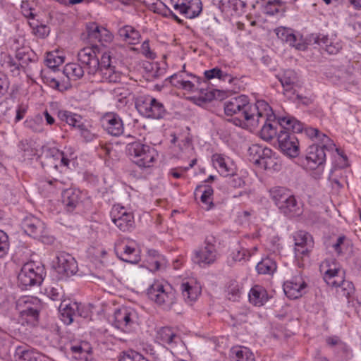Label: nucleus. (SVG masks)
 I'll list each match as a JSON object with an SVG mask.
<instances>
[{
    "instance_id": "f257e3e1",
    "label": "nucleus",
    "mask_w": 361,
    "mask_h": 361,
    "mask_svg": "<svg viewBox=\"0 0 361 361\" xmlns=\"http://www.w3.org/2000/svg\"><path fill=\"white\" fill-rule=\"evenodd\" d=\"M97 46L87 47L80 49L78 54V61L85 66L89 74L97 73L103 82H118L121 80L122 74L117 69L120 57L116 50L111 48L104 51L99 60Z\"/></svg>"
},
{
    "instance_id": "f03ea898",
    "label": "nucleus",
    "mask_w": 361,
    "mask_h": 361,
    "mask_svg": "<svg viewBox=\"0 0 361 361\" xmlns=\"http://www.w3.org/2000/svg\"><path fill=\"white\" fill-rule=\"evenodd\" d=\"M257 122L255 126H249L250 129H255L260 124L262 125L260 131L261 137L267 141L278 137L280 130L292 129L294 133H300L303 130V124L291 117H280L276 120V116L269 104L267 102V107L259 110L254 118Z\"/></svg>"
},
{
    "instance_id": "7ed1b4c3",
    "label": "nucleus",
    "mask_w": 361,
    "mask_h": 361,
    "mask_svg": "<svg viewBox=\"0 0 361 361\" xmlns=\"http://www.w3.org/2000/svg\"><path fill=\"white\" fill-rule=\"evenodd\" d=\"M266 107V101L257 100L252 104L250 102L248 97L244 94L233 97L224 104L225 114L235 116L231 120L233 123L243 128L257 125V121L254 118L259 110H264Z\"/></svg>"
},
{
    "instance_id": "20e7f679",
    "label": "nucleus",
    "mask_w": 361,
    "mask_h": 361,
    "mask_svg": "<svg viewBox=\"0 0 361 361\" xmlns=\"http://www.w3.org/2000/svg\"><path fill=\"white\" fill-rule=\"evenodd\" d=\"M271 197L284 215L293 217L302 214L300 203L290 190L283 187H275L270 190Z\"/></svg>"
},
{
    "instance_id": "39448f33",
    "label": "nucleus",
    "mask_w": 361,
    "mask_h": 361,
    "mask_svg": "<svg viewBox=\"0 0 361 361\" xmlns=\"http://www.w3.org/2000/svg\"><path fill=\"white\" fill-rule=\"evenodd\" d=\"M126 151L131 161L141 169L152 167L157 157L154 148L140 142L128 144Z\"/></svg>"
},
{
    "instance_id": "423d86ee",
    "label": "nucleus",
    "mask_w": 361,
    "mask_h": 361,
    "mask_svg": "<svg viewBox=\"0 0 361 361\" xmlns=\"http://www.w3.org/2000/svg\"><path fill=\"white\" fill-rule=\"evenodd\" d=\"M149 298L165 310H170L176 302V292L166 282L156 281L147 290Z\"/></svg>"
},
{
    "instance_id": "0eeeda50",
    "label": "nucleus",
    "mask_w": 361,
    "mask_h": 361,
    "mask_svg": "<svg viewBox=\"0 0 361 361\" xmlns=\"http://www.w3.org/2000/svg\"><path fill=\"white\" fill-rule=\"evenodd\" d=\"M44 153L42 166L52 174L54 171L62 172L63 169L68 167L70 161L73 159L72 152L60 151L56 147H49Z\"/></svg>"
},
{
    "instance_id": "6e6552de",
    "label": "nucleus",
    "mask_w": 361,
    "mask_h": 361,
    "mask_svg": "<svg viewBox=\"0 0 361 361\" xmlns=\"http://www.w3.org/2000/svg\"><path fill=\"white\" fill-rule=\"evenodd\" d=\"M219 256L216 238L213 235H208L206 237L203 245L193 251L191 259L193 263L204 268L214 264Z\"/></svg>"
},
{
    "instance_id": "1a4fd4ad",
    "label": "nucleus",
    "mask_w": 361,
    "mask_h": 361,
    "mask_svg": "<svg viewBox=\"0 0 361 361\" xmlns=\"http://www.w3.org/2000/svg\"><path fill=\"white\" fill-rule=\"evenodd\" d=\"M135 107L138 112L146 118L161 119L166 115V110L164 104L149 95L137 97Z\"/></svg>"
},
{
    "instance_id": "9d476101",
    "label": "nucleus",
    "mask_w": 361,
    "mask_h": 361,
    "mask_svg": "<svg viewBox=\"0 0 361 361\" xmlns=\"http://www.w3.org/2000/svg\"><path fill=\"white\" fill-rule=\"evenodd\" d=\"M42 309L41 300L35 297L25 295L16 301V310L22 318H25L28 322H37Z\"/></svg>"
},
{
    "instance_id": "9b49d317",
    "label": "nucleus",
    "mask_w": 361,
    "mask_h": 361,
    "mask_svg": "<svg viewBox=\"0 0 361 361\" xmlns=\"http://www.w3.org/2000/svg\"><path fill=\"white\" fill-rule=\"evenodd\" d=\"M43 274L44 268L42 266L37 265L34 262H27L22 267L18 274V283L25 288L40 284L43 281Z\"/></svg>"
},
{
    "instance_id": "f8f14e48",
    "label": "nucleus",
    "mask_w": 361,
    "mask_h": 361,
    "mask_svg": "<svg viewBox=\"0 0 361 361\" xmlns=\"http://www.w3.org/2000/svg\"><path fill=\"white\" fill-rule=\"evenodd\" d=\"M61 321L67 325L71 324L78 317L87 318L89 310L81 303L63 300L59 306Z\"/></svg>"
},
{
    "instance_id": "ddd939ff",
    "label": "nucleus",
    "mask_w": 361,
    "mask_h": 361,
    "mask_svg": "<svg viewBox=\"0 0 361 361\" xmlns=\"http://www.w3.org/2000/svg\"><path fill=\"white\" fill-rule=\"evenodd\" d=\"M295 133L290 128L280 130L278 134L279 149L290 158L297 157L300 153L299 142Z\"/></svg>"
},
{
    "instance_id": "4468645a",
    "label": "nucleus",
    "mask_w": 361,
    "mask_h": 361,
    "mask_svg": "<svg viewBox=\"0 0 361 361\" xmlns=\"http://www.w3.org/2000/svg\"><path fill=\"white\" fill-rule=\"evenodd\" d=\"M137 323V312L128 307H122L114 312V325L124 332L130 331Z\"/></svg>"
},
{
    "instance_id": "2eb2a0df",
    "label": "nucleus",
    "mask_w": 361,
    "mask_h": 361,
    "mask_svg": "<svg viewBox=\"0 0 361 361\" xmlns=\"http://www.w3.org/2000/svg\"><path fill=\"white\" fill-rule=\"evenodd\" d=\"M335 145L330 142L329 145H310L307 149V154L305 158L306 167L309 169L314 170L318 166L322 165L326 161L325 150H333Z\"/></svg>"
},
{
    "instance_id": "dca6fc26",
    "label": "nucleus",
    "mask_w": 361,
    "mask_h": 361,
    "mask_svg": "<svg viewBox=\"0 0 361 361\" xmlns=\"http://www.w3.org/2000/svg\"><path fill=\"white\" fill-rule=\"evenodd\" d=\"M100 124L103 130L114 137H118L124 132V124L121 117L115 112H106L100 119Z\"/></svg>"
},
{
    "instance_id": "f3484780",
    "label": "nucleus",
    "mask_w": 361,
    "mask_h": 361,
    "mask_svg": "<svg viewBox=\"0 0 361 361\" xmlns=\"http://www.w3.org/2000/svg\"><path fill=\"white\" fill-rule=\"evenodd\" d=\"M173 9L187 18L197 17L202 11L200 0H171Z\"/></svg>"
},
{
    "instance_id": "a211bd4d",
    "label": "nucleus",
    "mask_w": 361,
    "mask_h": 361,
    "mask_svg": "<svg viewBox=\"0 0 361 361\" xmlns=\"http://www.w3.org/2000/svg\"><path fill=\"white\" fill-rule=\"evenodd\" d=\"M275 33L281 42L288 44L298 50L303 51L307 48V43L302 36L290 28L284 27H277L275 29Z\"/></svg>"
},
{
    "instance_id": "6ab92c4d",
    "label": "nucleus",
    "mask_w": 361,
    "mask_h": 361,
    "mask_svg": "<svg viewBox=\"0 0 361 361\" xmlns=\"http://www.w3.org/2000/svg\"><path fill=\"white\" fill-rule=\"evenodd\" d=\"M55 269L61 279L71 276L78 271V263L70 254L60 252L56 256Z\"/></svg>"
},
{
    "instance_id": "aec40b11",
    "label": "nucleus",
    "mask_w": 361,
    "mask_h": 361,
    "mask_svg": "<svg viewBox=\"0 0 361 361\" xmlns=\"http://www.w3.org/2000/svg\"><path fill=\"white\" fill-rule=\"evenodd\" d=\"M319 270L328 285H334L337 283L336 280L338 276L344 275V271L341 269L336 260L333 258L323 261L319 266Z\"/></svg>"
},
{
    "instance_id": "412c9836",
    "label": "nucleus",
    "mask_w": 361,
    "mask_h": 361,
    "mask_svg": "<svg viewBox=\"0 0 361 361\" xmlns=\"http://www.w3.org/2000/svg\"><path fill=\"white\" fill-rule=\"evenodd\" d=\"M295 254L298 258L307 256L314 246L312 236L307 232L299 231L294 235Z\"/></svg>"
},
{
    "instance_id": "4be33fe9",
    "label": "nucleus",
    "mask_w": 361,
    "mask_h": 361,
    "mask_svg": "<svg viewBox=\"0 0 361 361\" xmlns=\"http://www.w3.org/2000/svg\"><path fill=\"white\" fill-rule=\"evenodd\" d=\"M111 219L114 224L122 231H130L134 228V216L123 207L114 208L111 212Z\"/></svg>"
},
{
    "instance_id": "5701e85b",
    "label": "nucleus",
    "mask_w": 361,
    "mask_h": 361,
    "mask_svg": "<svg viewBox=\"0 0 361 361\" xmlns=\"http://www.w3.org/2000/svg\"><path fill=\"white\" fill-rule=\"evenodd\" d=\"M212 161L214 167L223 176L227 177L230 175H234L236 172V166L228 157L216 153L212 155Z\"/></svg>"
},
{
    "instance_id": "b1692460",
    "label": "nucleus",
    "mask_w": 361,
    "mask_h": 361,
    "mask_svg": "<svg viewBox=\"0 0 361 361\" xmlns=\"http://www.w3.org/2000/svg\"><path fill=\"white\" fill-rule=\"evenodd\" d=\"M307 283L300 276H296L283 283V288L286 295L290 299H297L305 293Z\"/></svg>"
},
{
    "instance_id": "393cba45",
    "label": "nucleus",
    "mask_w": 361,
    "mask_h": 361,
    "mask_svg": "<svg viewBox=\"0 0 361 361\" xmlns=\"http://www.w3.org/2000/svg\"><path fill=\"white\" fill-rule=\"evenodd\" d=\"M21 226L25 233L34 238L41 237L46 228L43 221L32 215L25 216L22 221Z\"/></svg>"
},
{
    "instance_id": "a878e982",
    "label": "nucleus",
    "mask_w": 361,
    "mask_h": 361,
    "mask_svg": "<svg viewBox=\"0 0 361 361\" xmlns=\"http://www.w3.org/2000/svg\"><path fill=\"white\" fill-rule=\"evenodd\" d=\"M14 358L16 361H50L45 355L27 345L16 347Z\"/></svg>"
},
{
    "instance_id": "bb28decb",
    "label": "nucleus",
    "mask_w": 361,
    "mask_h": 361,
    "mask_svg": "<svg viewBox=\"0 0 361 361\" xmlns=\"http://www.w3.org/2000/svg\"><path fill=\"white\" fill-rule=\"evenodd\" d=\"M134 243L120 245L116 248V255L119 258L126 262L136 264L140 261L139 251L133 245Z\"/></svg>"
},
{
    "instance_id": "cd10ccee",
    "label": "nucleus",
    "mask_w": 361,
    "mask_h": 361,
    "mask_svg": "<svg viewBox=\"0 0 361 361\" xmlns=\"http://www.w3.org/2000/svg\"><path fill=\"white\" fill-rule=\"evenodd\" d=\"M61 197L67 211L72 212L81 201V192L76 188H68L62 192Z\"/></svg>"
},
{
    "instance_id": "c85d7f7f",
    "label": "nucleus",
    "mask_w": 361,
    "mask_h": 361,
    "mask_svg": "<svg viewBox=\"0 0 361 361\" xmlns=\"http://www.w3.org/2000/svg\"><path fill=\"white\" fill-rule=\"evenodd\" d=\"M315 43L318 44L329 54H336L342 48L341 42L338 39L329 38L328 36L322 34L316 37Z\"/></svg>"
},
{
    "instance_id": "c756f323",
    "label": "nucleus",
    "mask_w": 361,
    "mask_h": 361,
    "mask_svg": "<svg viewBox=\"0 0 361 361\" xmlns=\"http://www.w3.org/2000/svg\"><path fill=\"white\" fill-rule=\"evenodd\" d=\"M147 261L148 268L152 272L164 269L167 266V260L165 257L156 250H149L147 251Z\"/></svg>"
},
{
    "instance_id": "7c9ffc66",
    "label": "nucleus",
    "mask_w": 361,
    "mask_h": 361,
    "mask_svg": "<svg viewBox=\"0 0 361 361\" xmlns=\"http://www.w3.org/2000/svg\"><path fill=\"white\" fill-rule=\"evenodd\" d=\"M183 297L188 303L197 300L201 293V286L194 281L183 282L180 286Z\"/></svg>"
},
{
    "instance_id": "2f4dec72",
    "label": "nucleus",
    "mask_w": 361,
    "mask_h": 361,
    "mask_svg": "<svg viewBox=\"0 0 361 361\" xmlns=\"http://www.w3.org/2000/svg\"><path fill=\"white\" fill-rule=\"evenodd\" d=\"M88 35L90 38L98 39L102 44L111 42L114 36L111 32L104 27H99L97 24H92L87 27Z\"/></svg>"
},
{
    "instance_id": "473e14b6",
    "label": "nucleus",
    "mask_w": 361,
    "mask_h": 361,
    "mask_svg": "<svg viewBox=\"0 0 361 361\" xmlns=\"http://www.w3.org/2000/svg\"><path fill=\"white\" fill-rule=\"evenodd\" d=\"M200 193V200L203 204V207L206 210H209L214 207L212 196L214 194L213 188L208 185H200L197 186L195 190V197Z\"/></svg>"
},
{
    "instance_id": "72a5a7b5",
    "label": "nucleus",
    "mask_w": 361,
    "mask_h": 361,
    "mask_svg": "<svg viewBox=\"0 0 361 361\" xmlns=\"http://www.w3.org/2000/svg\"><path fill=\"white\" fill-rule=\"evenodd\" d=\"M156 339L164 345H173L178 343L180 338L171 328L165 326L157 331Z\"/></svg>"
},
{
    "instance_id": "f704fd0d",
    "label": "nucleus",
    "mask_w": 361,
    "mask_h": 361,
    "mask_svg": "<svg viewBox=\"0 0 361 361\" xmlns=\"http://www.w3.org/2000/svg\"><path fill=\"white\" fill-rule=\"evenodd\" d=\"M118 34L120 38L130 44H136L139 42L140 35L138 30L130 25H124L121 27Z\"/></svg>"
},
{
    "instance_id": "c9c22d12",
    "label": "nucleus",
    "mask_w": 361,
    "mask_h": 361,
    "mask_svg": "<svg viewBox=\"0 0 361 361\" xmlns=\"http://www.w3.org/2000/svg\"><path fill=\"white\" fill-rule=\"evenodd\" d=\"M58 117L61 121L66 122L70 126L77 129L83 123L82 118L80 114L68 110H59Z\"/></svg>"
},
{
    "instance_id": "e433bc0d",
    "label": "nucleus",
    "mask_w": 361,
    "mask_h": 361,
    "mask_svg": "<svg viewBox=\"0 0 361 361\" xmlns=\"http://www.w3.org/2000/svg\"><path fill=\"white\" fill-rule=\"evenodd\" d=\"M336 281L337 282L336 283L329 286L336 288V292L338 295L347 298H350L354 293V286L353 283L349 281H345L344 279V275L338 276V278L336 279Z\"/></svg>"
},
{
    "instance_id": "4c0bfd02",
    "label": "nucleus",
    "mask_w": 361,
    "mask_h": 361,
    "mask_svg": "<svg viewBox=\"0 0 361 361\" xmlns=\"http://www.w3.org/2000/svg\"><path fill=\"white\" fill-rule=\"evenodd\" d=\"M213 4L218 8L226 14L233 15V12L238 10L239 6H243V2L240 0H212Z\"/></svg>"
},
{
    "instance_id": "58836bf2",
    "label": "nucleus",
    "mask_w": 361,
    "mask_h": 361,
    "mask_svg": "<svg viewBox=\"0 0 361 361\" xmlns=\"http://www.w3.org/2000/svg\"><path fill=\"white\" fill-rule=\"evenodd\" d=\"M249 300L256 306L263 305L268 300L266 290L260 286H255L249 293Z\"/></svg>"
},
{
    "instance_id": "ea45409f",
    "label": "nucleus",
    "mask_w": 361,
    "mask_h": 361,
    "mask_svg": "<svg viewBox=\"0 0 361 361\" xmlns=\"http://www.w3.org/2000/svg\"><path fill=\"white\" fill-rule=\"evenodd\" d=\"M64 75L71 80H78L84 75L83 68L78 63H67L63 71Z\"/></svg>"
},
{
    "instance_id": "a19ab883",
    "label": "nucleus",
    "mask_w": 361,
    "mask_h": 361,
    "mask_svg": "<svg viewBox=\"0 0 361 361\" xmlns=\"http://www.w3.org/2000/svg\"><path fill=\"white\" fill-rule=\"evenodd\" d=\"M279 80L283 88V93L286 94L293 89L297 82L296 73L292 70H287L279 78Z\"/></svg>"
},
{
    "instance_id": "79ce46f5",
    "label": "nucleus",
    "mask_w": 361,
    "mask_h": 361,
    "mask_svg": "<svg viewBox=\"0 0 361 361\" xmlns=\"http://www.w3.org/2000/svg\"><path fill=\"white\" fill-rule=\"evenodd\" d=\"M256 269L259 274H272L276 270V264L271 258L266 257L257 263Z\"/></svg>"
},
{
    "instance_id": "37998d69",
    "label": "nucleus",
    "mask_w": 361,
    "mask_h": 361,
    "mask_svg": "<svg viewBox=\"0 0 361 361\" xmlns=\"http://www.w3.org/2000/svg\"><path fill=\"white\" fill-rule=\"evenodd\" d=\"M272 154L273 152L270 148L263 147L259 159L256 161V164L264 167L265 169L271 168L274 163Z\"/></svg>"
},
{
    "instance_id": "c03bdc74",
    "label": "nucleus",
    "mask_w": 361,
    "mask_h": 361,
    "mask_svg": "<svg viewBox=\"0 0 361 361\" xmlns=\"http://www.w3.org/2000/svg\"><path fill=\"white\" fill-rule=\"evenodd\" d=\"M71 351L76 359L87 360V356L91 352V348L87 343L82 342L71 346Z\"/></svg>"
},
{
    "instance_id": "a18cd8bd",
    "label": "nucleus",
    "mask_w": 361,
    "mask_h": 361,
    "mask_svg": "<svg viewBox=\"0 0 361 361\" xmlns=\"http://www.w3.org/2000/svg\"><path fill=\"white\" fill-rule=\"evenodd\" d=\"M204 74L205 78L208 80L218 78L222 81H228L229 83H231L233 80V78L231 75L224 72L217 67L208 71H205Z\"/></svg>"
},
{
    "instance_id": "49530a36",
    "label": "nucleus",
    "mask_w": 361,
    "mask_h": 361,
    "mask_svg": "<svg viewBox=\"0 0 361 361\" xmlns=\"http://www.w3.org/2000/svg\"><path fill=\"white\" fill-rule=\"evenodd\" d=\"M232 354L235 355V361H255L253 353L247 348H234Z\"/></svg>"
},
{
    "instance_id": "de8ad7c7",
    "label": "nucleus",
    "mask_w": 361,
    "mask_h": 361,
    "mask_svg": "<svg viewBox=\"0 0 361 361\" xmlns=\"http://www.w3.org/2000/svg\"><path fill=\"white\" fill-rule=\"evenodd\" d=\"M42 117L37 115L34 118L27 119L25 122V127L35 133L42 132L43 128Z\"/></svg>"
},
{
    "instance_id": "09e8293b",
    "label": "nucleus",
    "mask_w": 361,
    "mask_h": 361,
    "mask_svg": "<svg viewBox=\"0 0 361 361\" xmlns=\"http://www.w3.org/2000/svg\"><path fill=\"white\" fill-rule=\"evenodd\" d=\"M18 147L23 152L25 159H31L37 154V149L34 147L33 143L27 140L21 141Z\"/></svg>"
},
{
    "instance_id": "8fccbe9b",
    "label": "nucleus",
    "mask_w": 361,
    "mask_h": 361,
    "mask_svg": "<svg viewBox=\"0 0 361 361\" xmlns=\"http://www.w3.org/2000/svg\"><path fill=\"white\" fill-rule=\"evenodd\" d=\"M29 25L35 35L44 38L49 35V28L43 24H39L38 22H29Z\"/></svg>"
},
{
    "instance_id": "3c124183",
    "label": "nucleus",
    "mask_w": 361,
    "mask_h": 361,
    "mask_svg": "<svg viewBox=\"0 0 361 361\" xmlns=\"http://www.w3.org/2000/svg\"><path fill=\"white\" fill-rule=\"evenodd\" d=\"M91 128L92 126L82 123L78 129L80 136L87 142H92L97 137V135L92 130Z\"/></svg>"
},
{
    "instance_id": "603ef678",
    "label": "nucleus",
    "mask_w": 361,
    "mask_h": 361,
    "mask_svg": "<svg viewBox=\"0 0 361 361\" xmlns=\"http://www.w3.org/2000/svg\"><path fill=\"white\" fill-rule=\"evenodd\" d=\"M45 62L49 68L54 69L64 62V57L59 56L57 53H48Z\"/></svg>"
},
{
    "instance_id": "864d4df0",
    "label": "nucleus",
    "mask_w": 361,
    "mask_h": 361,
    "mask_svg": "<svg viewBox=\"0 0 361 361\" xmlns=\"http://www.w3.org/2000/svg\"><path fill=\"white\" fill-rule=\"evenodd\" d=\"M152 9L154 12L161 13L164 16H167V12L172 16V18L178 23L181 22V20L171 10L168 9L166 6L161 1L153 3Z\"/></svg>"
},
{
    "instance_id": "5fc2aeb1",
    "label": "nucleus",
    "mask_w": 361,
    "mask_h": 361,
    "mask_svg": "<svg viewBox=\"0 0 361 361\" xmlns=\"http://www.w3.org/2000/svg\"><path fill=\"white\" fill-rule=\"evenodd\" d=\"M240 291L236 282H231L227 288V298L229 300L236 301L240 298Z\"/></svg>"
},
{
    "instance_id": "6e6d98bb",
    "label": "nucleus",
    "mask_w": 361,
    "mask_h": 361,
    "mask_svg": "<svg viewBox=\"0 0 361 361\" xmlns=\"http://www.w3.org/2000/svg\"><path fill=\"white\" fill-rule=\"evenodd\" d=\"M47 296L53 301H62L63 298V291L62 288L57 287H50L46 290Z\"/></svg>"
},
{
    "instance_id": "4d7b16f0",
    "label": "nucleus",
    "mask_w": 361,
    "mask_h": 361,
    "mask_svg": "<svg viewBox=\"0 0 361 361\" xmlns=\"http://www.w3.org/2000/svg\"><path fill=\"white\" fill-rule=\"evenodd\" d=\"M9 240L8 235L0 230V257H4L9 250Z\"/></svg>"
},
{
    "instance_id": "13d9d810",
    "label": "nucleus",
    "mask_w": 361,
    "mask_h": 361,
    "mask_svg": "<svg viewBox=\"0 0 361 361\" xmlns=\"http://www.w3.org/2000/svg\"><path fill=\"white\" fill-rule=\"evenodd\" d=\"M20 8L21 12L25 18L32 20L35 18V15L32 12L35 8L31 6L28 1H23L20 5Z\"/></svg>"
},
{
    "instance_id": "bf43d9fd",
    "label": "nucleus",
    "mask_w": 361,
    "mask_h": 361,
    "mask_svg": "<svg viewBox=\"0 0 361 361\" xmlns=\"http://www.w3.org/2000/svg\"><path fill=\"white\" fill-rule=\"evenodd\" d=\"M262 146L255 144L250 146L248 149V153L250 161L256 164V161L259 160L260 157V152L262 149Z\"/></svg>"
},
{
    "instance_id": "052dcab7",
    "label": "nucleus",
    "mask_w": 361,
    "mask_h": 361,
    "mask_svg": "<svg viewBox=\"0 0 361 361\" xmlns=\"http://www.w3.org/2000/svg\"><path fill=\"white\" fill-rule=\"evenodd\" d=\"M119 361H147L140 354L135 352L124 353L119 359Z\"/></svg>"
},
{
    "instance_id": "680f3d73",
    "label": "nucleus",
    "mask_w": 361,
    "mask_h": 361,
    "mask_svg": "<svg viewBox=\"0 0 361 361\" xmlns=\"http://www.w3.org/2000/svg\"><path fill=\"white\" fill-rule=\"evenodd\" d=\"M183 79H184L183 73H179L173 74V75L168 78L167 80H169L170 83L173 86L180 89L181 85H183Z\"/></svg>"
},
{
    "instance_id": "e2e57ef3",
    "label": "nucleus",
    "mask_w": 361,
    "mask_h": 361,
    "mask_svg": "<svg viewBox=\"0 0 361 361\" xmlns=\"http://www.w3.org/2000/svg\"><path fill=\"white\" fill-rule=\"evenodd\" d=\"M251 256V253L249 250L241 248L239 250H237L236 252H233V259L235 261H242V260H247Z\"/></svg>"
},
{
    "instance_id": "0e129e2a",
    "label": "nucleus",
    "mask_w": 361,
    "mask_h": 361,
    "mask_svg": "<svg viewBox=\"0 0 361 361\" xmlns=\"http://www.w3.org/2000/svg\"><path fill=\"white\" fill-rule=\"evenodd\" d=\"M191 77L192 78L194 81L186 80L184 78L183 81V85H181L180 89L185 90L187 92H192L195 91V81L198 82V79L195 76L192 75H191Z\"/></svg>"
},
{
    "instance_id": "69168bd1",
    "label": "nucleus",
    "mask_w": 361,
    "mask_h": 361,
    "mask_svg": "<svg viewBox=\"0 0 361 361\" xmlns=\"http://www.w3.org/2000/svg\"><path fill=\"white\" fill-rule=\"evenodd\" d=\"M334 350L336 354L341 357L348 355L349 353L348 346L345 343H344L341 340L340 341L338 345H336Z\"/></svg>"
},
{
    "instance_id": "338daca9",
    "label": "nucleus",
    "mask_w": 361,
    "mask_h": 361,
    "mask_svg": "<svg viewBox=\"0 0 361 361\" xmlns=\"http://www.w3.org/2000/svg\"><path fill=\"white\" fill-rule=\"evenodd\" d=\"M141 51L143 55L149 59H154L156 55L150 49L149 41H145L141 46Z\"/></svg>"
},
{
    "instance_id": "774afa93",
    "label": "nucleus",
    "mask_w": 361,
    "mask_h": 361,
    "mask_svg": "<svg viewBox=\"0 0 361 361\" xmlns=\"http://www.w3.org/2000/svg\"><path fill=\"white\" fill-rule=\"evenodd\" d=\"M231 179L229 180V184L233 188H241L245 185L244 180L239 176L236 175V172L234 175H230Z\"/></svg>"
}]
</instances>
